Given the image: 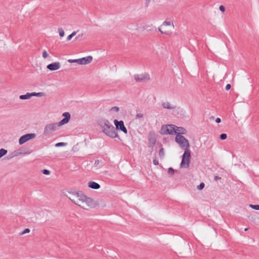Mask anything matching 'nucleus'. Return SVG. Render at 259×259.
<instances>
[{"instance_id": "obj_28", "label": "nucleus", "mask_w": 259, "mask_h": 259, "mask_svg": "<svg viewBox=\"0 0 259 259\" xmlns=\"http://www.w3.org/2000/svg\"><path fill=\"white\" fill-rule=\"evenodd\" d=\"M119 107H116V106L113 107L110 109V111L115 112L116 113L118 112L119 111Z\"/></svg>"}, {"instance_id": "obj_8", "label": "nucleus", "mask_w": 259, "mask_h": 259, "mask_svg": "<svg viewBox=\"0 0 259 259\" xmlns=\"http://www.w3.org/2000/svg\"><path fill=\"white\" fill-rule=\"evenodd\" d=\"M133 77L137 82H145L150 80L149 75L147 73L135 74Z\"/></svg>"}, {"instance_id": "obj_30", "label": "nucleus", "mask_w": 259, "mask_h": 259, "mask_svg": "<svg viewBox=\"0 0 259 259\" xmlns=\"http://www.w3.org/2000/svg\"><path fill=\"white\" fill-rule=\"evenodd\" d=\"M204 187V183H200V184L197 186V189L199 190H201L202 189H203V188Z\"/></svg>"}, {"instance_id": "obj_41", "label": "nucleus", "mask_w": 259, "mask_h": 259, "mask_svg": "<svg viewBox=\"0 0 259 259\" xmlns=\"http://www.w3.org/2000/svg\"><path fill=\"white\" fill-rule=\"evenodd\" d=\"M247 230H248V228H245V230H244V231H246Z\"/></svg>"}, {"instance_id": "obj_2", "label": "nucleus", "mask_w": 259, "mask_h": 259, "mask_svg": "<svg viewBox=\"0 0 259 259\" xmlns=\"http://www.w3.org/2000/svg\"><path fill=\"white\" fill-rule=\"evenodd\" d=\"M98 123L102 129V132L106 136L111 138H115L118 136L115 128L107 119L103 118H99Z\"/></svg>"}, {"instance_id": "obj_25", "label": "nucleus", "mask_w": 259, "mask_h": 259, "mask_svg": "<svg viewBox=\"0 0 259 259\" xmlns=\"http://www.w3.org/2000/svg\"><path fill=\"white\" fill-rule=\"evenodd\" d=\"M30 232V229H28V228H26V229H24L23 231H22L21 232H20V233H19V234H20V235H24V234H26V233H29Z\"/></svg>"}, {"instance_id": "obj_42", "label": "nucleus", "mask_w": 259, "mask_h": 259, "mask_svg": "<svg viewBox=\"0 0 259 259\" xmlns=\"http://www.w3.org/2000/svg\"><path fill=\"white\" fill-rule=\"evenodd\" d=\"M80 35H79L77 37H76L75 39H76L78 37H79Z\"/></svg>"}, {"instance_id": "obj_40", "label": "nucleus", "mask_w": 259, "mask_h": 259, "mask_svg": "<svg viewBox=\"0 0 259 259\" xmlns=\"http://www.w3.org/2000/svg\"><path fill=\"white\" fill-rule=\"evenodd\" d=\"M146 1H147V3H149L151 1V0H146Z\"/></svg>"}, {"instance_id": "obj_26", "label": "nucleus", "mask_w": 259, "mask_h": 259, "mask_svg": "<svg viewBox=\"0 0 259 259\" xmlns=\"http://www.w3.org/2000/svg\"><path fill=\"white\" fill-rule=\"evenodd\" d=\"M66 145H67L66 143L60 142V143H58L56 144L55 146L58 147H60V146H65Z\"/></svg>"}, {"instance_id": "obj_15", "label": "nucleus", "mask_w": 259, "mask_h": 259, "mask_svg": "<svg viewBox=\"0 0 259 259\" xmlns=\"http://www.w3.org/2000/svg\"><path fill=\"white\" fill-rule=\"evenodd\" d=\"M80 65L88 64L91 63L93 60V58L91 56H87L86 57L80 58Z\"/></svg>"}, {"instance_id": "obj_9", "label": "nucleus", "mask_w": 259, "mask_h": 259, "mask_svg": "<svg viewBox=\"0 0 259 259\" xmlns=\"http://www.w3.org/2000/svg\"><path fill=\"white\" fill-rule=\"evenodd\" d=\"M36 135L33 133L27 134L21 136L19 139V143L20 145H22L28 141L29 140L34 139Z\"/></svg>"}, {"instance_id": "obj_32", "label": "nucleus", "mask_w": 259, "mask_h": 259, "mask_svg": "<svg viewBox=\"0 0 259 259\" xmlns=\"http://www.w3.org/2000/svg\"><path fill=\"white\" fill-rule=\"evenodd\" d=\"M42 172L45 175H48L50 174V171L47 169H44L42 170Z\"/></svg>"}, {"instance_id": "obj_7", "label": "nucleus", "mask_w": 259, "mask_h": 259, "mask_svg": "<svg viewBox=\"0 0 259 259\" xmlns=\"http://www.w3.org/2000/svg\"><path fill=\"white\" fill-rule=\"evenodd\" d=\"M175 132V125L167 124L162 126L160 133L162 135H173Z\"/></svg>"}, {"instance_id": "obj_17", "label": "nucleus", "mask_w": 259, "mask_h": 259, "mask_svg": "<svg viewBox=\"0 0 259 259\" xmlns=\"http://www.w3.org/2000/svg\"><path fill=\"white\" fill-rule=\"evenodd\" d=\"M31 153V152H23L22 150L19 149L17 151H15L14 152V156H18L19 155H20L21 154H29Z\"/></svg>"}, {"instance_id": "obj_38", "label": "nucleus", "mask_w": 259, "mask_h": 259, "mask_svg": "<svg viewBox=\"0 0 259 259\" xmlns=\"http://www.w3.org/2000/svg\"><path fill=\"white\" fill-rule=\"evenodd\" d=\"M153 164H154V165H158V160H157L156 159H154V160H153Z\"/></svg>"}, {"instance_id": "obj_23", "label": "nucleus", "mask_w": 259, "mask_h": 259, "mask_svg": "<svg viewBox=\"0 0 259 259\" xmlns=\"http://www.w3.org/2000/svg\"><path fill=\"white\" fill-rule=\"evenodd\" d=\"M76 33L77 31H73L71 34L68 36L67 40L68 41L70 40L71 38L76 35Z\"/></svg>"}, {"instance_id": "obj_5", "label": "nucleus", "mask_w": 259, "mask_h": 259, "mask_svg": "<svg viewBox=\"0 0 259 259\" xmlns=\"http://www.w3.org/2000/svg\"><path fill=\"white\" fill-rule=\"evenodd\" d=\"M175 141L179 145L180 147L184 150H190V143L189 141L183 136L180 135H176L175 137Z\"/></svg>"}, {"instance_id": "obj_27", "label": "nucleus", "mask_w": 259, "mask_h": 259, "mask_svg": "<svg viewBox=\"0 0 259 259\" xmlns=\"http://www.w3.org/2000/svg\"><path fill=\"white\" fill-rule=\"evenodd\" d=\"M249 207L257 210H259V205L249 204Z\"/></svg>"}, {"instance_id": "obj_36", "label": "nucleus", "mask_w": 259, "mask_h": 259, "mask_svg": "<svg viewBox=\"0 0 259 259\" xmlns=\"http://www.w3.org/2000/svg\"><path fill=\"white\" fill-rule=\"evenodd\" d=\"M99 163H100V161L99 160H96L94 163L95 166H98V165L99 164Z\"/></svg>"}, {"instance_id": "obj_33", "label": "nucleus", "mask_w": 259, "mask_h": 259, "mask_svg": "<svg viewBox=\"0 0 259 259\" xmlns=\"http://www.w3.org/2000/svg\"><path fill=\"white\" fill-rule=\"evenodd\" d=\"M144 117V115L142 113H139L137 114L136 118H141Z\"/></svg>"}, {"instance_id": "obj_31", "label": "nucleus", "mask_w": 259, "mask_h": 259, "mask_svg": "<svg viewBox=\"0 0 259 259\" xmlns=\"http://www.w3.org/2000/svg\"><path fill=\"white\" fill-rule=\"evenodd\" d=\"M227 137V136L226 134H222L220 135V139L221 140H225Z\"/></svg>"}, {"instance_id": "obj_1", "label": "nucleus", "mask_w": 259, "mask_h": 259, "mask_svg": "<svg viewBox=\"0 0 259 259\" xmlns=\"http://www.w3.org/2000/svg\"><path fill=\"white\" fill-rule=\"evenodd\" d=\"M65 195L75 205L81 208L88 210L98 205L97 202L91 197H88L82 192L71 190Z\"/></svg>"}, {"instance_id": "obj_3", "label": "nucleus", "mask_w": 259, "mask_h": 259, "mask_svg": "<svg viewBox=\"0 0 259 259\" xmlns=\"http://www.w3.org/2000/svg\"><path fill=\"white\" fill-rule=\"evenodd\" d=\"M64 118L58 123H52L47 124L43 132V135L47 136L52 133L57 131L59 126L67 123L70 119V114L69 112H64L63 114Z\"/></svg>"}, {"instance_id": "obj_34", "label": "nucleus", "mask_w": 259, "mask_h": 259, "mask_svg": "<svg viewBox=\"0 0 259 259\" xmlns=\"http://www.w3.org/2000/svg\"><path fill=\"white\" fill-rule=\"evenodd\" d=\"M174 171H175L174 169L173 168H169L168 169V173L169 174L172 175L174 173Z\"/></svg>"}, {"instance_id": "obj_10", "label": "nucleus", "mask_w": 259, "mask_h": 259, "mask_svg": "<svg viewBox=\"0 0 259 259\" xmlns=\"http://www.w3.org/2000/svg\"><path fill=\"white\" fill-rule=\"evenodd\" d=\"M114 124L116 126V131L117 130H120L122 131L124 134H127V131L124 125L123 121L122 120L118 121L117 119L114 120Z\"/></svg>"}, {"instance_id": "obj_35", "label": "nucleus", "mask_w": 259, "mask_h": 259, "mask_svg": "<svg viewBox=\"0 0 259 259\" xmlns=\"http://www.w3.org/2000/svg\"><path fill=\"white\" fill-rule=\"evenodd\" d=\"M219 9L221 11L223 12H224L225 11V7L223 6H220L219 7Z\"/></svg>"}, {"instance_id": "obj_43", "label": "nucleus", "mask_w": 259, "mask_h": 259, "mask_svg": "<svg viewBox=\"0 0 259 259\" xmlns=\"http://www.w3.org/2000/svg\"><path fill=\"white\" fill-rule=\"evenodd\" d=\"M214 178L217 179V178H219L218 177L216 176V177H215Z\"/></svg>"}, {"instance_id": "obj_21", "label": "nucleus", "mask_w": 259, "mask_h": 259, "mask_svg": "<svg viewBox=\"0 0 259 259\" xmlns=\"http://www.w3.org/2000/svg\"><path fill=\"white\" fill-rule=\"evenodd\" d=\"M8 151L7 150L2 148L0 149V158L5 155L7 153Z\"/></svg>"}, {"instance_id": "obj_4", "label": "nucleus", "mask_w": 259, "mask_h": 259, "mask_svg": "<svg viewBox=\"0 0 259 259\" xmlns=\"http://www.w3.org/2000/svg\"><path fill=\"white\" fill-rule=\"evenodd\" d=\"M174 29V25L170 21H165L158 28L159 31L162 33L167 35L172 34Z\"/></svg>"}, {"instance_id": "obj_6", "label": "nucleus", "mask_w": 259, "mask_h": 259, "mask_svg": "<svg viewBox=\"0 0 259 259\" xmlns=\"http://www.w3.org/2000/svg\"><path fill=\"white\" fill-rule=\"evenodd\" d=\"M191 158L190 150H187L184 151L182 155V160L181 163L182 167L187 168L189 166Z\"/></svg>"}, {"instance_id": "obj_22", "label": "nucleus", "mask_w": 259, "mask_h": 259, "mask_svg": "<svg viewBox=\"0 0 259 259\" xmlns=\"http://www.w3.org/2000/svg\"><path fill=\"white\" fill-rule=\"evenodd\" d=\"M58 31L59 35L61 37H63L64 36L65 33H64L63 29L62 28H59L58 29Z\"/></svg>"}, {"instance_id": "obj_14", "label": "nucleus", "mask_w": 259, "mask_h": 259, "mask_svg": "<svg viewBox=\"0 0 259 259\" xmlns=\"http://www.w3.org/2000/svg\"><path fill=\"white\" fill-rule=\"evenodd\" d=\"M187 133V130L183 127H178L175 125V132L176 135H186Z\"/></svg>"}, {"instance_id": "obj_29", "label": "nucleus", "mask_w": 259, "mask_h": 259, "mask_svg": "<svg viewBox=\"0 0 259 259\" xmlns=\"http://www.w3.org/2000/svg\"><path fill=\"white\" fill-rule=\"evenodd\" d=\"M42 56L43 58H44V59H46L47 58H48L49 57V54H48L46 50H44L42 52Z\"/></svg>"}, {"instance_id": "obj_37", "label": "nucleus", "mask_w": 259, "mask_h": 259, "mask_svg": "<svg viewBox=\"0 0 259 259\" xmlns=\"http://www.w3.org/2000/svg\"><path fill=\"white\" fill-rule=\"evenodd\" d=\"M231 87V85L230 84H228L226 86V90L228 91L230 89Z\"/></svg>"}, {"instance_id": "obj_20", "label": "nucleus", "mask_w": 259, "mask_h": 259, "mask_svg": "<svg viewBox=\"0 0 259 259\" xmlns=\"http://www.w3.org/2000/svg\"><path fill=\"white\" fill-rule=\"evenodd\" d=\"M68 62L72 63H76L80 65V59H69L68 60Z\"/></svg>"}, {"instance_id": "obj_16", "label": "nucleus", "mask_w": 259, "mask_h": 259, "mask_svg": "<svg viewBox=\"0 0 259 259\" xmlns=\"http://www.w3.org/2000/svg\"><path fill=\"white\" fill-rule=\"evenodd\" d=\"M89 188L93 189H98L100 188V185L95 182L90 181L88 183Z\"/></svg>"}, {"instance_id": "obj_39", "label": "nucleus", "mask_w": 259, "mask_h": 259, "mask_svg": "<svg viewBox=\"0 0 259 259\" xmlns=\"http://www.w3.org/2000/svg\"><path fill=\"white\" fill-rule=\"evenodd\" d=\"M221 121V120L220 118H217L216 119H215V122L218 123H220Z\"/></svg>"}, {"instance_id": "obj_19", "label": "nucleus", "mask_w": 259, "mask_h": 259, "mask_svg": "<svg viewBox=\"0 0 259 259\" xmlns=\"http://www.w3.org/2000/svg\"><path fill=\"white\" fill-rule=\"evenodd\" d=\"M19 98L21 100H26V99H30L31 98V97L30 95V93H27L25 95H22L20 96Z\"/></svg>"}, {"instance_id": "obj_11", "label": "nucleus", "mask_w": 259, "mask_h": 259, "mask_svg": "<svg viewBox=\"0 0 259 259\" xmlns=\"http://www.w3.org/2000/svg\"><path fill=\"white\" fill-rule=\"evenodd\" d=\"M156 143V138L155 133L153 132H150L148 134V144L149 147L153 148Z\"/></svg>"}, {"instance_id": "obj_13", "label": "nucleus", "mask_w": 259, "mask_h": 259, "mask_svg": "<svg viewBox=\"0 0 259 259\" xmlns=\"http://www.w3.org/2000/svg\"><path fill=\"white\" fill-rule=\"evenodd\" d=\"M161 105L163 108L169 110L175 109L176 107L175 104L168 101H163L162 102Z\"/></svg>"}, {"instance_id": "obj_24", "label": "nucleus", "mask_w": 259, "mask_h": 259, "mask_svg": "<svg viewBox=\"0 0 259 259\" xmlns=\"http://www.w3.org/2000/svg\"><path fill=\"white\" fill-rule=\"evenodd\" d=\"M159 155L161 158H163L164 156V150L163 148H161L159 152Z\"/></svg>"}, {"instance_id": "obj_18", "label": "nucleus", "mask_w": 259, "mask_h": 259, "mask_svg": "<svg viewBox=\"0 0 259 259\" xmlns=\"http://www.w3.org/2000/svg\"><path fill=\"white\" fill-rule=\"evenodd\" d=\"M44 93L42 92L40 93H30V97H32L33 96H36V97H42L44 96Z\"/></svg>"}, {"instance_id": "obj_12", "label": "nucleus", "mask_w": 259, "mask_h": 259, "mask_svg": "<svg viewBox=\"0 0 259 259\" xmlns=\"http://www.w3.org/2000/svg\"><path fill=\"white\" fill-rule=\"evenodd\" d=\"M61 65L60 62H56L52 64H50L47 66V69L51 71H55L60 69Z\"/></svg>"}]
</instances>
